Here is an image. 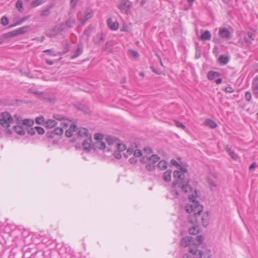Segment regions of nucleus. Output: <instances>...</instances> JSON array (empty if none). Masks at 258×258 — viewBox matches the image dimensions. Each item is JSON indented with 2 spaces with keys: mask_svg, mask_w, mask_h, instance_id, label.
Segmentation results:
<instances>
[{
  "mask_svg": "<svg viewBox=\"0 0 258 258\" xmlns=\"http://www.w3.org/2000/svg\"><path fill=\"white\" fill-rule=\"evenodd\" d=\"M134 150L133 148H129L126 152L124 153V156L127 157L128 155H131L133 153H134Z\"/></svg>",
  "mask_w": 258,
  "mask_h": 258,
  "instance_id": "nucleus-53",
  "label": "nucleus"
},
{
  "mask_svg": "<svg viewBox=\"0 0 258 258\" xmlns=\"http://www.w3.org/2000/svg\"><path fill=\"white\" fill-rule=\"evenodd\" d=\"M220 76V73L217 72H214V71H209L208 73L207 77L209 80H212L215 78L217 77H219Z\"/></svg>",
  "mask_w": 258,
  "mask_h": 258,
  "instance_id": "nucleus-27",
  "label": "nucleus"
},
{
  "mask_svg": "<svg viewBox=\"0 0 258 258\" xmlns=\"http://www.w3.org/2000/svg\"><path fill=\"white\" fill-rule=\"evenodd\" d=\"M43 0H33L31 3V6L32 8H35L43 3H44Z\"/></svg>",
  "mask_w": 258,
  "mask_h": 258,
  "instance_id": "nucleus-40",
  "label": "nucleus"
},
{
  "mask_svg": "<svg viewBox=\"0 0 258 258\" xmlns=\"http://www.w3.org/2000/svg\"><path fill=\"white\" fill-rule=\"evenodd\" d=\"M16 7L18 9V10L22 12L23 11V3L21 1H18L16 4Z\"/></svg>",
  "mask_w": 258,
  "mask_h": 258,
  "instance_id": "nucleus-45",
  "label": "nucleus"
},
{
  "mask_svg": "<svg viewBox=\"0 0 258 258\" xmlns=\"http://www.w3.org/2000/svg\"><path fill=\"white\" fill-rule=\"evenodd\" d=\"M189 181V180L185 181V183H179L178 182H172V186L175 188L177 185L179 187H181L182 190L186 193L190 192L192 190V188L188 184Z\"/></svg>",
  "mask_w": 258,
  "mask_h": 258,
  "instance_id": "nucleus-6",
  "label": "nucleus"
},
{
  "mask_svg": "<svg viewBox=\"0 0 258 258\" xmlns=\"http://www.w3.org/2000/svg\"><path fill=\"white\" fill-rule=\"evenodd\" d=\"M1 23L4 26H6L9 23V20L7 17L3 16L1 19Z\"/></svg>",
  "mask_w": 258,
  "mask_h": 258,
  "instance_id": "nucleus-51",
  "label": "nucleus"
},
{
  "mask_svg": "<svg viewBox=\"0 0 258 258\" xmlns=\"http://www.w3.org/2000/svg\"><path fill=\"white\" fill-rule=\"evenodd\" d=\"M50 14V10L49 8H47L42 11L41 16H47Z\"/></svg>",
  "mask_w": 258,
  "mask_h": 258,
  "instance_id": "nucleus-54",
  "label": "nucleus"
},
{
  "mask_svg": "<svg viewBox=\"0 0 258 258\" xmlns=\"http://www.w3.org/2000/svg\"><path fill=\"white\" fill-rule=\"evenodd\" d=\"M150 68L151 69L152 71L155 74L157 75H160L161 74V71L159 70L156 69V68L154 66H151Z\"/></svg>",
  "mask_w": 258,
  "mask_h": 258,
  "instance_id": "nucleus-60",
  "label": "nucleus"
},
{
  "mask_svg": "<svg viewBox=\"0 0 258 258\" xmlns=\"http://www.w3.org/2000/svg\"><path fill=\"white\" fill-rule=\"evenodd\" d=\"M200 216L195 215L194 214L193 215H189L188 217V221L191 224H196L198 223V218Z\"/></svg>",
  "mask_w": 258,
  "mask_h": 258,
  "instance_id": "nucleus-28",
  "label": "nucleus"
},
{
  "mask_svg": "<svg viewBox=\"0 0 258 258\" xmlns=\"http://www.w3.org/2000/svg\"><path fill=\"white\" fill-rule=\"evenodd\" d=\"M188 251L192 254L194 258H202L203 251L198 249L196 244L190 245L189 247Z\"/></svg>",
  "mask_w": 258,
  "mask_h": 258,
  "instance_id": "nucleus-7",
  "label": "nucleus"
},
{
  "mask_svg": "<svg viewBox=\"0 0 258 258\" xmlns=\"http://www.w3.org/2000/svg\"><path fill=\"white\" fill-rule=\"evenodd\" d=\"M25 130L27 131V133L30 135L33 136V135H35V127H32V128H30V127H25Z\"/></svg>",
  "mask_w": 258,
  "mask_h": 258,
  "instance_id": "nucleus-48",
  "label": "nucleus"
},
{
  "mask_svg": "<svg viewBox=\"0 0 258 258\" xmlns=\"http://www.w3.org/2000/svg\"><path fill=\"white\" fill-rule=\"evenodd\" d=\"M46 136L48 138H52L54 137L55 134L54 133V131H51V132H47L46 133Z\"/></svg>",
  "mask_w": 258,
  "mask_h": 258,
  "instance_id": "nucleus-63",
  "label": "nucleus"
},
{
  "mask_svg": "<svg viewBox=\"0 0 258 258\" xmlns=\"http://www.w3.org/2000/svg\"><path fill=\"white\" fill-rule=\"evenodd\" d=\"M201 220L203 226L205 227H207L209 225V214L208 211L204 213Z\"/></svg>",
  "mask_w": 258,
  "mask_h": 258,
  "instance_id": "nucleus-18",
  "label": "nucleus"
},
{
  "mask_svg": "<svg viewBox=\"0 0 258 258\" xmlns=\"http://www.w3.org/2000/svg\"><path fill=\"white\" fill-rule=\"evenodd\" d=\"M29 18V16H26L22 18L20 20H19L18 22H17L16 23H15L13 25H11L10 27H15L18 25H20L21 24H22L25 21H27Z\"/></svg>",
  "mask_w": 258,
  "mask_h": 258,
  "instance_id": "nucleus-41",
  "label": "nucleus"
},
{
  "mask_svg": "<svg viewBox=\"0 0 258 258\" xmlns=\"http://www.w3.org/2000/svg\"><path fill=\"white\" fill-rule=\"evenodd\" d=\"M93 12L92 10H89L86 11L84 13V16L83 18L82 19V22L83 23H85L86 21L88 20L89 19H90L92 17Z\"/></svg>",
  "mask_w": 258,
  "mask_h": 258,
  "instance_id": "nucleus-24",
  "label": "nucleus"
},
{
  "mask_svg": "<svg viewBox=\"0 0 258 258\" xmlns=\"http://www.w3.org/2000/svg\"><path fill=\"white\" fill-rule=\"evenodd\" d=\"M251 95L249 92H246L245 95V99L247 101H250L251 100Z\"/></svg>",
  "mask_w": 258,
  "mask_h": 258,
  "instance_id": "nucleus-58",
  "label": "nucleus"
},
{
  "mask_svg": "<svg viewBox=\"0 0 258 258\" xmlns=\"http://www.w3.org/2000/svg\"><path fill=\"white\" fill-rule=\"evenodd\" d=\"M175 123L177 127L182 128L183 130L185 129V126L182 122L179 121H175Z\"/></svg>",
  "mask_w": 258,
  "mask_h": 258,
  "instance_id": "nucleus-55",
  "label": "nucleus"
},
{
  "mask_svg": "<svg viewBox=\"0 0 258 258\" xmlns=\"http://www.w3.org/2000/svg\"><path fill=\"white\" fill-rule=\"evenodd\" d=\"M173 177L176 179L178 180L180 182L179 183H183L185 182L184 179L185 175L183 173L180 171L175 170L173 172Z\"/></svg>",
  "mask_w": 258,
  "mask_h": 258,
  "instance_id": "nucleus-9",
  "label": "nucleus"
},
{
  "mask_svg": "<svg viewBox=\"0 0 258 258\" xmlns=\"http://www.w3.org/2000/svg\"><path fill=\"white\" fill-rule=\"evenodd\" d=\"M105 40L104 34L102 32H100L96 34L93 37V41L95 45L99 44L101 42Z\"/></svg>",
  "mask_w": 258,
  "mask_h": 258,
  "instance_id": "nucleus-12",
  "label": "nucleus"
},
{
  "mask_svg": "<svg viewBox=\"0 0 258 258\" xmlns=\"http://www.w3.org/2000/svg\"><path fill=\"white\" fill-rule=\"evenodd\" d=\"M132 7V3L129 0H120L118 5V8L124 14H128Z\"/></svg>",
  "mask_w": 258,
  "mask_h": 258,
  "instance_id": "nucleus-4",
  "label": "nucleus"
},
{
  "mask_svg": "<svg viewBox=\"0 0 258 258\" xmlns=\"http://www.w3.org/2000/svg\"><path fill=\"white\" fill-rule=\"evenodd\" d=\"M77 126L75 124H71L69 129L66 131V135L67 137L70 138L73 136V132L76 131Z\"/></svg>",
  "mask_w": 258,
  "mask_h": 258,
  "instance_id": "nucleus-22",
  "label": "nucleus"
},
{
  "mask_svg": "<svg viewBox=\"0 0 258 258\" xmlns=\"http://www.w3.org/2000/svg\"><path fill=\"white\" fill-rule=\"evenodd\" d=\"M160 159V157L156 154H153L151 156L149 157V162L153 164L157 162Z\"/></svg>",
  "mask_w": 258,
  "mask_h": 258,
  "instance_id": "nucleus-31",
  "label": "nucleus"
},
{
  "mask_svg": "<svg viewBox=\"0 0 258 258\" xmlns=\"http://www.w3.org/2000/svg\"><path fill=\"white\" fill-rule=\"evenodd\" d=\"M114 157L117 159H119L121 158V154L120 153V152H119V151H115L114 153Z\"/></svg>",
  "mask_w": 258,
  "mask_h": 258,
  "instance_id": "nucleus-62",
  "label": "nucleus"
},
{
  "mask_svg": "<svg viewBox=\"0 0 258 258\" xmlns=\"http://www.w3.org/2000/svg\"><path fill=\"white\" fill-rule=\"evenodd\" d=\"M107 25L111 30L113 31L116 30L118 28V23L113 22L111 18H109L107 20Z\"/></svg>",
  "mask_w": 258,
  "mask_h": 258,
  "instance_id": "nucleus-17",
  "label": "nucleus"
},
{
  "mask_svg": "<svg viewBox=\"0 0 258 258\" xmlns=\"http://www.w3.org/2000/svg\"><path fill=\"white\" fill-rule=\"evenodd\" d=\"M92 30L93 28L91 26H88L84 30V34L87 37V39L90 37Z\"/></svg>",
  "mask_w": 258,
  "mask_h": 258,
  "instance_id": "nucleus-37",
  "label": "nucleus"
},
{
  "mask_svg": "<svg viewBox=\"0 0 258 258\" xmlns=\"http://www.w3.org/2000/svg\"><path fill=\"white\" fill-rule=\"evenodd\" d=\"M76 131H77L78 137L80 138H87L90 135L88 134V130L85 127H77Z\"/></svg>",
  "mask_w": 258,
  "mask_h": 258,
  "instance_id": "nucleus-11",
  "label": "nucleus"
},
{
  "mask_svg": "<svg viewBox=\"0 0 258 258\" xmlns=\"http://www.w3.org/2000/svg\"><path fill=\"white\" fill-rule=\"evenodd\" d=\"M75 19L73 18H70L67 21H66L65 23H63L65 25V28L66 27L68 28H72L73 26V25L75 24Z\"/></svg>",
  "mask_w": 258,
  "mask_h": 258,
  "instance_id": "nucleus-34",
  "label": "nucleus"
},
{
  "mask_svg": "<svg viewBox=\"0 0 258 258\" xmlns=\"http://www.w3.org/2000/svg\"><path fill=\"white\" fill-rule=\"evenodd\" d=\"M188 199L190 202H193V204H187L185 207V211L188 213L193 212L195 215L200 216L203 210V205L200 204L199 201H196L195 196L193 195H189Z\"/></svg>",
  "mask_w": 258,
  "mask_h": 258,
  "instance_id": "nucleus-1",
  "label": "nucleus"
},
{
  "mask_svg": "<svg viewBox=\"0 0 258 258\" xmlns=\"http://www.w3.org/2000/svg\"><path fill=\"white\" fill-rule=\"evenodd\" d=\"M225 149L228 153L231 158L234 160H237L238 155L235 153L234 151L232 150L228 146H225Z\"/></svg>",
  "mask_w": 258,
  "mask_h": 258,
  "instance_id": "nucleus-25",
  "label": "nucleus"
},
{
  "mask_svg": "<svg viewBox=\"0 0 258 258\" xmlns=\"http://www.w3.org/2000/svg\"><path fill=\"white\" fill-rule=\"evenodd\" d=\"M76 108L84 113H89L90 112V110L88 106L84 104H77L76 105Z\"/></svg>",
  "mask_w": 258,
  "mask_h": 258,
  "instance_id": "nucleus-19",
  "label": "nucleus"
},
{
  "mask_svg": "<svg viewBox=\"0 0 258 258\" xmlns=\"http://www.w3.org/2000/svg\"><path fill=\"white\" fill-rule=\"evenodd\" d=\"M83 52V45L82 43H79L77 46V49L75 50V54L70 57L71 59H73L75 58H77V57L80 56L81 54H82Z\"/></svg>",
  "mask_w": 258,
  "mask_h": 258,
  "instance_id": "nucleus-14",
  "label": "nucleus"
},
{
  "mask_svg": "<svg viewBox=\"0 0 258 258\" xmlns=\"http://www.w3.org/2000/svg\"><path fill=\"white\" fill-rule=\"evenodd\" d=\"M201 39L203 41L209 40L211 39V35L209 31H206L201 35Z\"/></svg>",
  "mask_w": 258,
  "mask_h": 258,
  "instance_id": "nucleus-26",
  "label": "nucleus"
},
{
  "mask_svg": "<svg viewBox=\"0 0 258 258\" xmlns=\"http://www.w3.org/2000/svg\"><path fill=\"white\" fill-rule=\"evenodd\" d=\"M57 122L55 120L49 119L45 122V127L47 128H52L56 126Z\"/></svg>",
  "mask_w": 258,
  "mask_h": 258,
  "instance_id": "nucleus-33",
  "label": "nucleus"
},
{
  "mask_svg": "<svg viewBox=\"0 0 258 258\" xmlns=\"http://www.w3.org/2000/svg\"><path fill=\"white\" fill-rule=\"evenodd\" d=\"M106 148L105 143L103 141H96L92 144V148L96 150L97 149L103 150Z\"/></svg>",
  "mask_w": 258,
  "mask_h": 258,
  "instance_id": "nucleus-16",
  "label": "nucleus"
},
{
  "mask_svg": "<svg viewBox=\"0 0 258 258\" xmlns=\"http://www.w3.org/2000/svg\"><path fill=\"white\" fill-rule=\"evenodd\" d=\"M167 163L165 160H162L159 162L158 167L161 170H165L167 166Z\"/></svg>",
  "mask_w": 258,
  "mask_h": 258,
  "instance_id": "nucleus-36",
  "label": "nucleus"
},
{
  "mask_svg": "<svg viewBox=\"0 0 258 258\" xmlns=\"http://www.w3.org/2000/svg\"><path fill=\"white\" fill-rule=\"evenodd\" d=\"M219 61L221 63L226 64L228 62L229 58L227 56L221 55L219 57Z\"/></svg>",
  "mask_w": 258,
  "mask_h": 258,
  "instance_id": "nucleus-35",
  "label": "nucleus"
},
{
  "mask_svg": "<svg viewBox=\"0 0 258 258\" xmlns=\"http://www.w3.org/2000/svg\"><path fill=\"white\" fill-rule=\"evenodd\" d=\"M144 151L147 154H150L153 153V150L151 147H146L144 148Z\"/></svg>",
  "mask_w": 258,
  "mask_h": 258,
  "instance_id": "nucleus-56",
  "label": "nucleus"
},
{
  "mask_svg": "<svg viewBox=\"0 0 258 258\" xmlns=\"http://www.w3.org/2000/svg\"><path fill=\"white\" fill-rule=\"evenodd\" d=\"M126 149V146L123 144H117V151L121 152L125 150Z\"/></svg>",
  "mask_w": 258,
  "mask_h": 258,
  "instance_id": "nucleus-52",
  "label": "nucleus"
},
{
  "mask_svg": "<svg viewBox=\"0 0 258 258\" xmlns=\"http://www.w3.org/2000/svg\"><path fill=\"white\" fill-rule=\"evenodd\" d=\"M35 132H36L39 135H43L45 131L44 129L40 126L35 127Z\"/></svg>",
  "mask_w": 258,
  "mask_h": 258,
  "instance_id": "nucleus-50",
  "label": "nucleus"
},
{
  "mask_svg": "<svg viewBox=\"0 0 258 258\" xmlns=\"http://www.w3.org/2000/svg\"><path fill=\"white\" fill-rule=\"evenodd\" d=\"M194 241V238L191 236H186L183 237L180 241V245L182 247H186L191 245V242Z\"/></svg>",
  "mask_w": 258,
  "mask_h": 258,
  "instance_id": "nucleus-10",
  "label": "nucleus"
},
{
  "mask_svg": "<svg viewBox=\"0 0 258 258\" xmlns=\"http://www.w3.org/2000/svg\"><path fill=\"white\" fill-rule=\"evenodd\" d=\"M94 138L96 141H102L103 135L102 134H96L94 136Z\"/></svg>",
  "mask_w": 258,
  "mask_h": 258,
  "instance_id": "nucleus-43",
  "label": "nucleus"
},
{
  "mask_svg": "<svg viewBox=\"0 0 258 258\" xmlns=\"http://www.w3.org/2000/svg\"><path fill=\"white\" fill-rule=\"evenodd\" d=\"M113 43L111 41H107L105 44L104 50L108 52H112Z\"/></svg>",
  "mask_w": 258,
  "mask_h": 258,
  "instance_id": "nucleus-38",
  "label": "nucleus"
},
{
  "mask_svg": "<svg viewBox=\"0 0 258 258\" xmlns=\"http://www.w3.org/2000/svg\"><path fill=\"white\" fill-rule=\"evenodd\" d=\"M146 169L150 171H153L155 169V166L151 163H149L147 164Z\"/></svg>",
  "mask_w": 258,
  "mask_h": 258,
  "instance_id": "nucleus-47",
  "label": "nucleus"
},
{
  "mask_svg": "<svg viewBox=\"0 0 258 258\" xmlns=\"http://www.w3.org/2000/svg\"><path fill=\"white\" fill-rule=\"evenodd\" d=\"M17 30H14L13 31L10 32L8 33V35L9 37H13L18 35Z\"/></svg>",
  "mask_w": 258,
  "mask_h": 258,
  "instance_id": "nucleus-59",
  "label": "nucleus"
},
{
  "mask_svg": "<svg viewBox=\"0 0 258 258\" xmlns=\"http://www.w3.org/2000/svg\"><path fill=\"white\" fill-rule=\"evenodd\" d=\"M35 122L38 124H42L44 122V118L43 116L37 117L35 118Z\"/></svg>",
  "mask_w": 258,
  "mask_h": 258,
  "instance_id": "nucleus-44",
  "label": "nucleus"
},
{
  "mask_svg": "<svg viewBox=\"0 0 258 258\" xmlns=\"http://www.w3.org/2000/svg\"><path fill=\"white\" fill-rule=\"evenodd\" d=\"M188 231L189 234L192 235H196L199 233V230L196 226H192L189 228Z\"/></svg>",
  "mask_w": 258,
  "mask_h": 258,
  "instance_id": "nucleus-42",
  "label": "nucleus"
},
{
  "mask_svg": "<svg viewBox=\"0 0 258 258\" xmlns=\"http://www.w3.org/2000/svg\"><path fill=\"white\" fill-rule=\"evenodd\" d=\"M105 141L109 145H112L114 144L115 143L118 142L119 141V140L118 138L115 137L107 136L105 138Z\"/></svg>",
  "mask_w": 258,
  "mask_h": 258,
  "instance_id": "nucleus-20",
  "label": "nucleus"
},
{
  "mask_svg": "<svg viewBox=\"0 0 258 258\" xmlns=\"http://www.w3.org/2000/svg\"><path fill=\"white\" fill-rule=\"evenodd\" d=\"M134 154L135 157H139L142 155V151L140 150H136L134 151Z\"/></svg>",
  "mask_w": 258,
  "mask_h": 258,
  "instance_id": "nucleus-57",
  "label": "nucleus"
},
{
  "mask_svg": "<svg viewBox=\"0 0 258 258\" xmlns=\"http://www.w3.org/2000/svg\"><path fill=\"white\" fill-rule=\"evenodd\" d=\"M34 124V121L31 119H24L22 120L21 124L27 126V127L32 126Z\"/></svg>",
  "mask_w": 258,
  "mask_h": 258,
  "instance_id": "nucleus-29",
  "label": "nucleus"
},
{
  "mask_svg": "<svg viewBox=\"0 0 258 258\" xmlns=\"http://www.w3.org/2000/svg\"><path fill=\"white\" fill-rule=\"evenodd\" d=\"M254 39V35L252 32H248L247 33V36L244 37V40L247 44L251 43V41Z\"/></svg>",
  "mask_w": 258,
  "mask_h": 258,
  "instance_id": "nucleus-23",
  "label": "nucleus"
},
{
  "mask_svg": "<svg viewBox=\"0 0 258 258\" xmlns=\"http://www.w3.org/2000/svg\"><path fill=\"white\" fill-rule=\"evenodd\" d=\"M15 117L16 118L18 125H15L13 127V130L19 135H24L25 134V130L23 128V125L21 124V123L19 120V118L17 117L16 115L15 116Z\"/></svg>",
  "mask_w": 258,
  "mask_h": 258,
  "instance_id": "nucleus-8",
  "label": "nucleus"
},
{
  "mask_svg": "<svg viewBox=\"0 0 258 258\" xmlns=\"http://www.w3.org/2000/svg\"><path fill=\"white\" fill-rule=\"evenodd\" d=\"M140 161L142 163L149 162V157L146 156H143L141 158Z\"/></svg>",
  "mask_w": 258,
  "mask_h": 258,
  "instance_id": "nucleus-61",
  "label": "nucleus"
},
{
  "mask_svg": "<svg viewBox=\"0 0 258 258\" xmlns=\"http://www.w3.org/2000/svg\"><path fill=\"white\" fill-rule=\"evenodd\" d=\"M29 92L34 94L37 97L39 98L44 101L50 103H54L56 101V98L49 97L48 94L46 92L36 91L33 89H29Z\"/></svg>",
  "mask_w": 258,
  "mask_h": 258,
  "instance_id": "nucleus-2",
  "label": "nucleus"
},
{
  "mask_svg": "<svg viewBox=\"0 0 258 258\" xmlns=\"http://www.w3.org/2000/svg\"><path fill=\"white\" fill-rule=\"evenodd\" d=\"M252 89L255 97L258 98V82L252 84Z\"/></svg>",
  "mask_w": 258,
  "mask_h": 258,
  "instance_id": "nucleus-39",
  "label": "nucleus"
},
{
  "mask_svg": "<svg viewBox=\"0 0 258 258\" xmlns=\"http://www.w3.org/2000/svg\"><path fill=\"white\" fill-rule=\"evenodd\" d=\"M30 29V26H25L22 27L18 28L17 30V33L18 35L19 34H24L28 32V31Z\"/></svg>",
  "mask_w": 258,
  "mask_h": 258,
  "instance_id": "nucleus-32",
  "label": "nucleus"
},
{
  "mask_svg": "<svg viewBox=\"0 0 258 258\" xmlns=\"http://www.w3.org/2000/svg\"><path fill=\"white\" fill-rule=\"evenodd\" d=\"M196 242L198 244H196V245H199L204 240V237L201 235H198L196 238Z\"/></svg>",
  "mask_w": 258,
  "mask_h": 258,
  "instance_id": "nucleus-49",
  "label": "nucleus"
},
{
  "mask_svg": "<svg viewBox=\"0 0 258 258\" xmlns=\"http://www.w3.org/2000/svg\"><path fill=\"white\" fill-rule=\"evenodd\" d=\"M206 125L210 126L211 128H215L217 126V123L210 119H207L205 121Z\"/></svg>",
  "mask_w": 258,
  "mask_h": 258,
  "instance_id": "nucleus-30",
  "label": "nucleus"
},
{
  "mask_svg": "<svg viewBox=\"0 0 258 258\" xmlns=\"http://www.w3.org/2000/svg\"><path fill=\"white\" fill-rule=\"evenodd\" d=\"M131 53L132 56L135 58H137L139 56V53L137 51L135 50H131Z\"/></svg>",
  "mask_w": 258,
  "mask_h": 258,
  "instance_id": "nucleus-64",
  "label": "nucleus"
},
{
  "mask_svg": "<svg viewBox=\"0 0 258 258\" xmlns=\"http://www.w3.org/2000/svg\"><path fill=\"white\" fill-rule=\"evenodd\" d=\"M13 120L12 115L8 112H2L0 115V124L4 127L8 128Z\"/></svg>",
  "mask_w": 258,
  "mask_h": 258,
  "instance_id": "nucleus-3",
  "label": "nucleus"
},
{
  "mask_svg": "<svg viewBox=\"0 0 258 258\" xmlns=\"http://www.w3.org/2000/svg\"><path fill=\"white\" fill-rule=\"evenodd\" d=\"M219 34L222 38L229 39L231 37L229 31L226 28H220Z\"/></svg>",
  "mask_w": 258,
  "mask_h": 258,
  "instance_id": "nucleus-13",
  "label": "nucleus"
},
{
  "mask_svg": "<svg viewBox=\"0 0 258 258\" xmlns=\"http://www.w3.org/2000/svg\"><path fill=\"white\" fill-rule=\"evenodd\" d=\"M87 138L88 139L84 141L82 144L83 147L85 150L90 151L92 148V144H90L92 141V137L89 135Z\"/></svg>",
  "mask_w": 258,
  "mask_h": 258,
  "instance_id": "nucleus-15",
  "label": "nucleus"
},
{
  "mask_svg": "<svg viewBox=\"0 0 258 258\" xmlns=\"http://www.w3.org/2000/svg\"><path fill=\"white\" fill-rule=\"evenodd\" d=\"M55 135H61L63 134V131L61 127H56L54 130Z\"/></svg>",
  "mask_w": 258,
  "mask_h": 258,
  "instance_id": "nucleus-46",
  "label": "nucleus"
},
{
  "mask_svg": "<svg viewBox=\"0 0 258 258\" xmlns=\"http://www.w3.org/2000/svg\"><path fill=\"white\" fill-rule=\"evenodd\" d=\"M64 24L59 23L48 31V35L49 37H55L59 33L64 31Z\"/></svg>",
  "mask_w": 258,
  "mask_h": 258,
  "instance_id": "nucleus-5",
  "label": "nucleus"
},
{
  "mask_svg": "<svg viewBox=\"0 0 258 258\" xmlns=\"http://www.w3.org/2000/svg\"><path fill=\"white\" fill-rule=\"evenodd\" d=\"M171 173L172 170L171 169H168L166 170L163 175V179L166 182H169L171 179Z\"/></svg>",
  "mask_w": 258,
  "mask_h": 258,
  "instance_id": "nucleus-21",
  "label": "nucleus"
}]
</instances>
